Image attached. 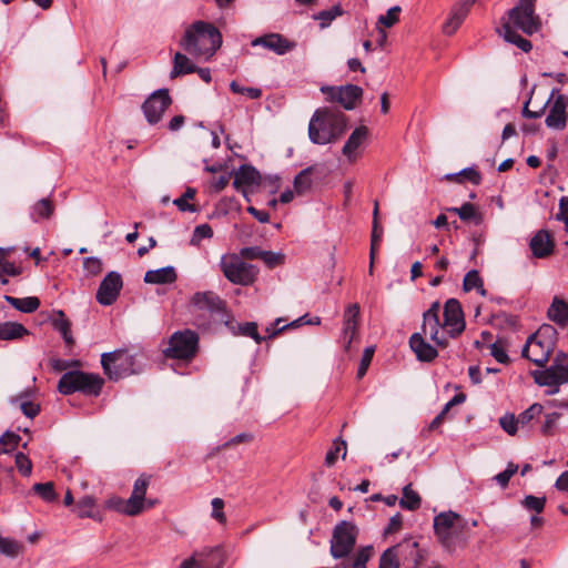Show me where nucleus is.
Here are the masks:
<instances>
[{"instance_id":"obj_1","label":"nucleus","mask_w":568,"mask_h":568,"mask_svg":"<svg viewBox=\"0 0 568 568\" xmlns=\"http://www.w3.org/2000/svg\"><path fill=\"white\" fill-rule=\"evenodd\" d=\"M358 537L355 524L343 520L335 525L329 541V554L336 560H342L335 568H366L373 556V546H365L351 557Z\"/></svg>"},{"instance_id":"obj_2","label":"nucleus","mask_w":568,"mask_h":568,"mask_svg":"<svg viewBox=\"0 0 568 568\" xmlns=\"http://www.w3.org/2000/svg\"><path fill=\"white\" fill-rule=\"evenodd\" d=\"M180 45L189 54L206 61L222 45V34L212 23L196 21L185 30Z\"/></svg>"},{"instance_id":"obj_3","label":"nucleus","mask_w":568,"mask_h":568,"mask_svg":"<svg viewBox=\"0 0 568 568\" xmlns=\"http://www.w3.org/2000/svg\"><path fill=\"white\" fill-rule=\"evenodd\" d=\"M346 130V116L328 108L317 109L308 124V138L314 144H328Z\"/></svg>"},{"instance_id":"obj_4","label":"nucleus","mask_w":568,"mask_h":568,"mask_svg":"<svg viewBox=\"0 0 568 568\" xmlns=\"http://www.w3.org/2000/svg\"><path fill=\"white\" fill-rule=\"evenodd\" d=\"M557 331L551 325H542L530 335L523 348V357L538 366H545L555 347Z\"/></svg>"},{"instance_id":"obj_5","label":"nucleus","mask_w":568,"mask_h":568,"mask_svg":"<svg viewBox=\"0 0 568 568\" xmlns=\"http://www.w3.org/2000/svg\"><path fill=\"white\" fill-rule=\"evenodd\" d=\"M103 385L104 379L98 374L71 371L61 376L58 390L63 395L80 392L87 396H99Z\"/></svg>"},{"instance_id":"obj_6","label":"nucleus","mask_w":568,"mask_h":568,"mask_svg":"<svg viewBox=\"0 0 568 568\" xmlns=\"http://www.w3.org/2000/svg\"><path fill=\"white\" fill-rule=\"evenodd\" d=\"M101 365L104 374L112 381H119L136 373L135 357L125 349L103 353Z\"/></svg>"},{"instance_id":"obj_7","label":"nucleus","mask_w":568,"mask_h":568,"mask_svg":"<svg viewBox=\"0 0 568 568\" xmlns=\"http://www.w3.org/2000/svg\"><path fill=\"white\" fill-rule=\"evenodd\" d=\"M221 270L231 283L243 286L254 283L258 274L255 265L246 263L235 254L221 258Z\"/></svg>"},{"instance_id":"obj_8","label":"nucleus","mask_w":568,"mask_h":568,"mask_svg":"<svg viewBox=\"0 0 568 568\" xmlns=\"http://www.w3.org/2000/svg\"><path fill=\"white\" fill-rule=\"evenodd\" d=\"M536 0H519L518 4L510 9L507 20L511 28L520 29L524 33L531 36L539 31L540 18L535 13Z\"/></svg>"},{"instance_id":"obj_9","label":"nucleus","mask_w":568,"mask_h":568,"mask_svg":"<svg viewBox=\"0 0 568 568\" xmlns=\"http://www.w3.org/2000/svg\"><path fill=\"white\" fill-rule=\"evenodd\" d=\"M199 348V335L191 329L178 331L169 338V346L163 351L168 358L191 361Z\"/></svg>"},{"instance_id":"obj_10","label":"nucleus","mask_w":568,"mask_h":568,"mask_svg":"<svg viewBox=\"0 0 568 568\" xmlns=\"http://www.w3.org/2000/svg\"><path fill=\"white\" fill-rule=\"evenodd\" d=\"M192 305L196 314H207L210 320H223L225 315L224 302L213 292H199L192 297Z\"/></svg>"},{"instance_id":"obj_11","label":"nucleus","mask_w":568,"mask_h":568,"mask_svg":"<svg viewBox=\"0 0 568 568\" xmlns=\"http://www.w3.org/2000/svg\"><path fill=\"white\" fill-rule=\"evenodd\" d=\"M283 322L282 318H276L275 322L271 325V327L266 328L267 336H261L257 332V324L254 322H247L239 325V334L243 336H248L253 338L257 344H261L266 338H273L280 333L284 332L287 328H295L306 323L305 316H302L295 321H292L288 324L281 325ZM311 321H307V324H311Z\"/></svg>"},{"instance_id":"obj_12","label":"nucleus","mask_w":568,"mask_h":568,"mask_svg":"<svg viewBox=\"0 0 568 568\" xmlns=\"http://www.w3.org/2000/svg\"><path fill=\"white\" fill-rule=\"evenodd\" d=\"M326 100L339 103L346 110H353L363 95L361 87L346 84L341 87H322Z\"/></svg>"},{"instance_id":"obj_13","label":"nucleus","mask_w":568,"mask_h":568,"mask_svg":"<svg viewBox=\"0 0 568 568\" xmlns=\"http://www.w3.org/2000/svg\"><path fill=\"white\" fill-rule=\"evenodd\" d=\"M458 519L459 515L454 511L440 513L434 518L435 535L442 546L448 551H454L455 549L453 529Z\"/></svg>"},{"instance_id":"obj_14","label":"nucleus","mask_w":568,"mask_h":568,"mask_svg":"<svg viewBox=\"0 0 568 568\" xmlns=\"http://www.w3.org/2000/svg\"><path fill=\"white\" fill-rule=\"evenodd\" d=\"M392 547L403 568H418L424 560V552L413 537H406Z\"/></svg>"},{"instance_id":"obj_15","label":"nucleus","mask_w":568,"mask_h":568,"mask_svg":"<svg viewBox=\"0 0 568 568\" xmlns=\"http://www.w3.org/2000/svg\"><path fill=\"white\" fill-rule=\"evenodd\" d=\"M171 102L172 100L166 89H160L153 92L142 104V111L146 121L150 124L160 122Z\"/></svg>"},{"instance_id":"obj_16","label":"nucleus","mask_w":568,"mask_h":568,"mask_svg":"<svg viewBox=\"0 0 568 568\" xmlns=\"http://www.w3.org/2000/svg\"><path fill=\"white\" fill-rule=\"evenodd\" d=\"M550 100H552V103L545 123L549 129L564 130L568 119L566 112L568 106V97L559 93L557 89H554L550 94Z\"/></svg>"},{"instance_id":"obj_17","label":"nucleus","mask_w":568,"mask_h":568,"mask_svg":"<svg viewBox=\"0 0 568 568\" xmlns=\"http://www.w3.org/2000/svg\"><path fill=\"white\" fill-rule=\"evenodd\" d=\"M449 337L456 338L465 329L464 313L456 298H449L444 306V324Z\"/></svg>"},{"instance_id":"obj_18","label":"nucleus","mask_w":568,"mask_h":568,"mask_svg":"<svg viewBox=\"0 0 568 568\" xmlns=\"http://www.w3.org/2000/svg\"><path fill=\"white\" fill-rule=\"evenodd\" d=\"M534 379L540 386L556 387L568 383V364H551L544 371L534 372Z\"/></svg>"},{"instance_id":"obj_19","label":"nucleus","mask_w":568,"mask_h":568,"mask_svg":"<svg viewBox=\"0 0 568 568\" xmlns=\"http://www.w3.org/2000/svg\"><path fill=\"white\" fill-rule=\"evenodd\" d=\"M122 285L121 275L116 272H110L100 283L97 301L105 306L113 304L120 294Z\"/></svg>"},{"instance_id":"obj_20","label":"nucleus","mask_w":568,"mask_h":568,"mask_svg":"<svg viewBox=\"0 0 568 568\" xmlns=\"http://www.w3.org/2000/svg\"><path fill=\"white\" fill-rule=\"evenodd\" d=\"M252 47H263L278 55L292 51L296 43L280 33H267L251 41Z\"/></svg>"},{"instance_id":"obj_21","label":"nucleus","mask_w":568,"mask_h":568,"mask_svg":"<svg viewBox=\"0 0 568 568\" xmlns=\"http://www.w3.org/2000/svg\"><path fill=\"white\" fill-rule=\"evenodd\" d=\"M359 314L361 307L357 303L349 304L344 311L342 341L346 351L357 335Z\"/></svg>"},{"instance_id":"obj_22","label":"nucleus","mask_w":568,"mask_h":568,"mask_svg":"<svg viewBox=\"0 0 568 568\" xmlns=\"http://www.w3.org/2000/svg\"><path fill=\"white\" fill-rule=\"evenodd\" d=\"M199 568H222L224 556L221 547H204L193 552Z\"/></svg>"},{"instance_id":"obj_23","label":"nucleus","mask_w":568,"mask_h":568,"mask_svg":"<svg viewBox=\"0 0 568 568\" xmlns=\"http://www.w3.org/2000/svg\"><path fill=\"white\" fill-rule=\"evenodd\" d=\"M151 477L148 475H141L133 485V490L131 493L130 498H128L129 506H131L132 511H136V514H141L145 510V494L148 487L150 485Z\"/></svg>"},{"instance_id":"obj_24","label":"nucleus","mask_w":568,"mask_h":568,"mask_svg":"<svg viewBox=\"0 0 568 568\" xmlns=\"http://www.w3.org/2000/svg\"><path fill=\"white\" fill-rule=\"evenodd\" d=\"M409 346L420 362H432L438 356L437 349L424 339L422 333L410 336Z\"/></svg>"},{"instance_id":"obj_25","label":"nucleus","mask_w":568,"mask_h":568,"mask_svg":"<svg viewBox=\"0 0 568 568\" xmlns=\"http://www.w3.org/2000/svg\"><path fill=\"white\" fill-rule=\"evenodd\" d=\"M530 250L535 257L544 258L551 254L554 243L547 231H538L529 243Z\"/></svg>"},{"instance_id":"obj_26","label":"nucleus","mask_w":568,"mask_h":568,"mask_svg":"<svg viewBox=\"0 0 568 568\" xmlns=\"http://www.w3.org/2000/svg\"><path fill=\"white\" fill-rule=\"evenodd\" d=\"M440 322L439 318L434 317H423L422 332L424 335H428L430 341H433L437 346L446 347L448 344V339L446 334L440 332Z\"/></svg>"},{"instance_id":"obj_27","label":"nucleus","mask_w":568,"mask_h":568,"mask_svg":"<svg viewBox=\"0 0 568 568\" xmlns=\"http://www.w3.org/2000/svg\"><path fill=\"white\" fill-rule=\"evenodd\" d=\"M261 180L260 172L251 165H241L234 174L233 186L240 190L242 186L258 184Z\"/></svg>"},{"instance_id":"obj_28","label":"nucleus","mask_w":568,"mask_h":568,"mask_svg":"<svg viewBox=\"0 0 568 568\" xmlns=\"http://www.w3.org/2000/svg\"><path fill=\"white\" fill-rule=\"evenodd\" d=\"M499 36H501L505 41L515 44L524 52H529L532 48V44L529 40L523 38L518 34L514 28H511L509 22H503L501 27L497 29Z\"/></svg>"},{"instance_id":"obj_29","label":"nucleus","mask_w":568,"mask_h":568,"mask_svg":"<svg viewBox=\"0 0 568 568\" xmlns=\"http://www.w3.org/2000/svg\"><path fill=\"white\" fill-rule=\"evenodd\" d=\"M368 129L364 125L356 128L346 143L343 146V154L348 158V160H353L355 156V151L362 145V143L367 139Z\"/></svg>"},{"instance_id":"obj_30","label":"nucleus","mask_w":568,"mask_h":568,"mask_svg":"<svg viewBox=\"0 0 568 568\" xmlns=\"http://www.w3.org/2000/svg\"><path fill=\"white\" fill-rule=\"evenodd\" d=\"M176 272L173 266H165L158 270H150L144 275L148 284H171L176 281Z\"/></svg>"},{"instance_id":"obj_31","label":"nucleus","mask_w":568,"mask_h":568,"mask_svg":"<svg viewBox=\"0 0 568 568\" xmlns=\"http://www.w3.org/2000/svg\"><path fill=\"white\" fill-rule=\"evenodd\" d=\"M30 332L17 322L0 323V341H18L29 335Z\"/></svg>"},{"instance_id":"obj_32","label":"nucleus","mask_w":568,"mask_h":568,"mask_svg":"<svg viewBox=\"0 0 568 568\" xmlns=\"http://www.w3.org/2000/svg\"><path fill=\"white\" fill-rule=\"evenodd\" d=\"M80 518H91L101 521V516L95 509V499L92 496H84L78 500L73 509Z\"/></svg>"},{"instance_id":"obj_33","label":"nucleus","mask_w":568,"mask_h":568,"mask_svg":"<svg viewBox=\"0 0 568 568\" xmlns=\"http://www.w3.org/2000/svg\"><path fill=\"white\" fill-rule=\"evenodd\" d=\"M548 317L550 321L555 322L560 326H565L568 324V303L560 300L559 297H554L550 307L548 308Z\"/></svg>"},{"instance_id":"obj_34","label":"nucleus","mask_w":568,"mask_h":568,"mask_svg":"<svg viewBox=\"0 0 568 568\" xmlns=\"http://www.w3.org/2000/svg\"><path fill=\"white\" fill-rule=\"evenodd\" d=\"M3 298L17 311H20L26 314L36 312L40 306V300L36 296L18 298L11 295H4Z\"/></svg>"},{"instance_id":"obj_35","label":"nucleus","mask_w":568,"mask_h":568,"mask_svg":"<svg viewBox=\"0 0 568 568\" xmlns=\"http://www.w3.org/2000/svg\"><path fill=\"white\" fill-rule=\"evenodd\" d=\"M52 326L54 327V329H57L61 334V336L67 345L71 346L74 344V339H73L72 333H71V323L65 317V314L63 313V311L54 312V317L52 320Z\"/></svg>"},{"instance_id":"obj_36","label":"nucleus","mask_w":568,"mask_h":568,"mask_svg":"<svg viewBox=\"0 0 568 568\" xmlns=\"http://www.w3.org/2000/svg\"><path fill=\"white\" fill-rule=\"evenodd\" d=\"M468 13L469 12L466 11L464 8H460L459 6L455 4L452 9L449 18L443 26L444 33L448 36L454 34Z\"/></svg>"},{"instance_id":"obj_37","label":"nucleus","mask_w":568,"mask_h":568,"mask_svg":"<svg viewBox=\"0 0 568 568\" xmlns=\"http://www.w3.org/2000/svg\"><path fill=\"white\" fill-rule=\"evenodd\" d=\"M196 70V65L181 52H176L173 59V68L171 71V78H176L183 74L193 73Z\"/></svg>"},{"instance_id":"obj_38","label":"nucleus","mask_w":568,"mask_h":568,"mask_svg":"<svg viewBox=\"0 0 568 568\" xmlns=\"http://www.w3.org/2000/svg\"><path fill=\"white\" fill-rule=\"evenodd\" d=\"M54 212V206L49 199L39 200L31 207L30 216L33 222L49 219Z\"/></svg>"},{"instance_id":"obj_39","label":"nucleus","mask_w":568,"mask_h":568,"mask_svg":"<svg viewBox=\"0 0 568 568\" xmlns=\"http://www.w3.org/2000/svg\"><path fill=\"white\" fill-rule=\"evenodd\" d=\"M449 212L456 213L463 221H475V224L481 223V215L478 213L476 206L469 202L464 203L460 207H450Z\"/></svg>"},{"instance_id":"obj_40","label":"nucleus","mask_w":568,"mask_h":568,"mask_svg":"<svg viewBox=\"0 0 568 568\" xmlns=\"http://www.w3.org/2000/svg\"><path fill=\"white\" fill-rule=\"evenodd\" d=\"M420 501L419 495L412 489V484H408L403 488V497L399 500L402 508L416 510L420 507Z\"/></svg>"},{"instance_id":"obj_41","label":"nucleus","mask_w":568,"mask_h":568,"mask_svg":"<svg viewBox=\"0 0 568 568\" xmlns=\"http://www.w3.org/2000/svg\"><path fill=\"white\" fill-rule=\"evenodd\" d=\"M344 10L341 4H335L328 10L320 11L318 13L314 14V19L320 21L321 29L327 28L333 20H335L337 17L343 16Z\"/></svg>"},{"instance_id":"obj_42","label":"nucleus","mask_w":568,"mask_h":568,"mask_svg":"<svg viewBox=\"0 0 568 568\" xmlns=\"http://www.w3.org/2000/svg\"><path fill=\"white\" fill-rule=\"evenodd\" d=\"M23 550V545L12 538L0 535V552L7 557L16 558Z\"/></svg>"},{"instance_id":"obj_43","label":"nucleus","mask_w":568,"mask_h":568,"mask_svg":"<svg viewBox=\"0 0 568 568\" xmlns=\"http://www.w3.org/2000/svg\"><path fill=\"white\" fill-rule=\"evenodd\" d=\"M383 236V227L379 225V222L377 219L373 220V229H372V236H371V252H369V273H373V264H374V257L375 253L379 246V242Z\"/></svg>"},{"instance_id":"obj_44","label":"nucleus","mask_w":568,"mask_h":568,"mask_svg":"<svg viewBox=\"0 0 568 568\" xmlns=\"http://www.w3.org/2000/svg\"><path fill=\"white\" fill-rule=\"evenodd\" d=\"M463 287L466 292H469L474 288L478 290L480 295H486V290L483 285V280L479 276V273L476 270H471L466 273L463 282Z\"/></svg>"},{"instance_id":"obj_45","label":"nucleus","mask_w":568,"mask_h":568,"mask_svg":"<svg viewBox=\"0 0 568 568\" xmlns=\"http://www.w3.org/2000/svg\"><path fill=\"white\" fill-rule=\"evenodd\" d=\"M313 169L306 168L302 170L294 179V189L297 194L306 193L312 186V174Z\"/></svg>"},{"instance_id":"obj_46","label":"nucleus","mask_w":568,"mask_h":568,"mask_svg":"<svg viewBox=\"0 0 568 568\" xmlns=\"http://www.w3.org/2000/svg\"><path fill=\"white\" fill-rule=\"evenodd\" d=\"M542 405L535 403L518 415L517 422L521 427H525L529 425L534 419L538 418L542 414Z\"/></svg>"},{"instance_id":"obj_47","label":"nucleus","mask_w":568,"mask_h":568,"mask_svg":"<svg viewBox=\"0 0 568 568\" xmlns=\"http://www.w3.org/2000/svg\"><path fill=\"white\" fill-rule=\"evenodd\" d=\"M128 499H122L120 497H111L105 501V507L109 509H113L120 514H124L126 516H136V511H132V507L129 506Z\"/></svg>"},{"instance_id":"obj_48","label":"nucleus","mask_w":568,"mask_h":568,"mask_svg":"<svg viewBox=\"0 0 568 568\" xmlns=\"http://www.w3.org/2000/svg\"><path fill=\"white\" fill-rule=\"evenodd\" d=\"M20 440L21 437L18 434L13 432H6L0 437V455L14 450L18 447Z\"/></svg>"},{"instance_id":"obj_49","label":"nucleus","mask_w":568,"mask_h":568,"mask_svg":"<svg viewBox=\"0 0 568 568\" xmlns=\"http://www.w3.org/2000/svg\"><path fill=\"white\" fill-rule=\"evenodd\" d=\"M342 448H343L342 458L344 459L346 457V442L341 438H336L333 442V447L326 453V456H325V465L327 467H332L336 463L337 455Z\"/></svg>"},{"instance_id":"obj_50","label":"nucleus","mask_w":568,"mask_h":568,"mask_svg":"<svg viewBox=\"0 0 568 568\" xmlns=\"http://www.w3.org/2000/svg\"><path fill=\"white\" fill-rule=\"evenodd\" d=\"M32 490L47 503H51L57 499L54 485L51 481L37 483L33 485Z\"/></svg>"},{"instance_id":"obj_51","label":"nucleus","mask_w":568,"mask_h":568,"mask_svg":"<svg viewBox=\"0 0 568 568\" xmlns=\"http://www.w3.org/2000/svg\"><path fill=\"white\" fill-rule=\"evenodd\" d=\"M195 190L192 187H187L182 196L174 200V205L182 212H195L196 207L193 204L189 203V200H193L195 196Z\"/></svg>"},{"instance_id":"obj_52","label":"nucleus","mask_w":568,"mask_h":568,"mask_svg":"<svg viewBox=\"0 0 568 568\" xmlns=\"http://www.w3.org/2000/svg\"><path fill=\"white\" fill-rule=\"evenodd\" d=\"M400 12L402 8L399 6L392 7L387 10L386 14H383L378 18V23L385 28H392L399 21Z\"/></svg>"},{"instance_id":"obj_53","label":"nucleus","mask_w":568,"mask_h":568,"mask_svg":"<svg viewBox=\"0 0 568 568\" xmlns=\"http://www.w3.org/2000/svg\"><path fill=\"white\" fill-rule=\"evenodd\" d=\"M462 178L469 180L473 184L478 185L481 181V175L478 171L471 168H466L457 174H447V180H460Z\"/></svg>"},{"instance_id":"obj_54","label":"nucleus","mask_w":568,"mask_h":568,"mask_svg":"<svg viewBox=\"0 0 568 568\" xmlns=\"http://www.w3.org/2000/svg\"><path fill=\"white\" fill-rule=\"evenodd\" d=\"M402 565L393 547L387 548L379 558L378 568H399Z\"/></svg>"},{"instance_id":"obj_55","label":"nucleus","mask_w":568,"mask_h":568,"mask_svg":"<svg viewBox=\"0 0 568 568\" xmlns=\"http://www.w3.org/2000/svg\"><path fill=\"white\" fill-rule=\"evenodd\" d=\"M490 354L498 363L507 364L509 362L506 344L501 339H497L490 345Z\"/></svg>"},{"instance_id":"obj_56","label":"nucleus","mask_w":568,"mask_h":568,"mask_svg":"<svg viewBox=\"0 0 568 568\" xmlns=\"http://www.w3.org/2000/svg\"><path fill=\"white\" fill-rule=\"evenodd\" d=\"M213 236V230L209 224L197 225L191 237V245L199 246L201 241L204 239H211Z\"/></svg>"},{"instance_id":"obj_57","label":"nucleus","mask_w":568,"mask_h":568,"mask_svg":"<svg viewBox=\"0 0 568 568\" xmlns=\"http://www.w3.org/2000/svg\"><path fill=\"white\" fill-rule=\"evenodd\" d=\"M521 505L527 509L531 511H536L537 514L541 513L546 505V498L545 497H536L532 495H527L523 501Z\"/></svg>"},{"instance_id":"obj_58","label":"nucleus","mask_w":568,"mask_h":568,"mask_svg":"<svg viewBox=\"0 0 568 568\" xmlns=\"http://www.w3.org/2000/svg\"><path fill=\"white\" fill-rule=\"evenodd\" d=\"M232 92L237 94H244L252 100L258 99L262 95V91L258 88L242 87L236 81H232L230 84Z\"/></svg>"},{"instance_id":"obj_59","label":"nucleus","mask_w":568,"mask_h":568,"mask_svg":"<svg viewBox=\"0 0 568 568\" xmlns=\"http://www.w3.org/2000/svg\"><path fill=\"white\" fill-rule=\"evenodd\" d=\"M500 427L510 436L517 433L519 423L514 414H505L499 418Z\"/></svg>"},{"instance_id":"obj_60","label":"nucleus","mask_w":568,"mask_h":568,"mask_svg":"<svg viewBox=\"0 0 568 568\" xmlns=\"http://www.w3.org/2000/svg\"><path fill=\"white\" fill-rule=\"evenodd\" d=\"M22 395H19L17 398H14V403H19L20 405V409L21 412L29 418H34L39 412H40V406L33 402H30V400H21L22 399Z\"/></svg>"},{"instance_id":"obj_61","label":"nucleus","mask_w":568,"mask_h":568,"mask_svg":"<svg viewBox=\"0 0 568 568\" xmlns=\"http://www.w3.org/2000/svg\"><path fill=\"white\" fill-rule=\"evenodd\" d=\"M14 463L21 475L28 477L32 471V463L30 458L23 453H17L14 456Z\"/></svg>"},{"instance_id":"obj_62","label":"nucleus","mask_w":568,"mask_h":568,"mask_svg":"<svg viewBox=\"0 0 568 568\" xmlns=\"http://www.w3.org/2000/svg\"><path fill=\"white\" fill-rule=\"evenodd\" d=\"M518 466L509 463L506 467V469L499 474H497L494 479L498 485H500L503 488L508 486V483L510 478L517 473Z\"/></svg>"},{"instance_id":"obj_63","label":"nucleus","mask_w":568,"mask_h":568,"mask_svg":"<svg viewBox=\"0 0 568 568\" xmlns=\"http://www.w3.org/2000/svg\"><path fill=\"white\" fill-rule=\"evenodd\" d=\"M374 352H375L374 346H368L364 349L359 366L357 368V377L358 378H362L366 374L368 366L373 359Z\"/></svg>"},{"instance_id":"obj_64","label":"nucleus","mask_w":568,"mask_h":568,"mask_svg":"<svg viewBox=\"0 0 568 568\" xmlns=\"http://www.w3.org/2000/svg\"><path fill=\"white\" fill-rule=\"evenodd\" d=\"M560 414L557 413V412H554V413H549V414H546L545 415V420L542 423V426L540 428V432L542 433V435H552L554 433V429L557 425V422L559 420L560 418Z\"/></svg>"}]
</instances>
